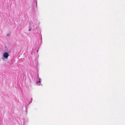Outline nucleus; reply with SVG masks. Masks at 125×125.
<instances>
[{
	"mask_svg": "<svg viewBox=\"0 0 125 125\" xmlns=\"http://www.w3.org/2000/svg\"><path fill=\"white\" fill-rule=\"evenodd\" d=\"M3 57L6 58H7L8 57L9 55L8 53L7 52H5L3 54Z\"/></svg>",
	"mask_w": 125,
	"mask_h": 125,
	"instance_id": "1",
	"label": "nucleus"
},
{
	"mask_svg": "<svg viewBox=\"0 0 125 125\" xmlns=\"http://www.w3.org/2000/svg\"><path fill=\"white\" fill-rule=\"evenodd\" d=\"M37 82H39L40 83L41 82L40 79H39V81H37Z\"/></svg>",
	"mask_w": 125,
	"mask_h": 125,
	"instance_id": "2",
	"label": "nucleus"
},
{
	"mask_svg": "<svg viewBox=\"0 0 125 125\" xmlns=\"http://www.w3.org/2000/svg\"><path fill=\"white\" fill-rule=\"evenodd\" d=\"M9 35H10V34H7V36H9Z\"/></svg>",
	"mask_w": 125,
	"mask_h": 125,
	"instance_id": "3",
	"label": "nucleus"
},
{
	"mask_svg": "<svg viewBox=\"0 0 125 125\" xmlns=\"http://www.w3.org/2000/svg\"><path fill=\"white\" fill-rule=\"evenodd\" d=\"M29 31H30V30H31V29H29Z\"/></svg>",
	"mask_w": 125,
	"mask_h": 125,
	"instance_id": "4",
	"label": "nucleus"
}]
</instances>
